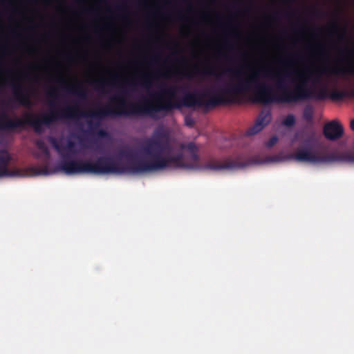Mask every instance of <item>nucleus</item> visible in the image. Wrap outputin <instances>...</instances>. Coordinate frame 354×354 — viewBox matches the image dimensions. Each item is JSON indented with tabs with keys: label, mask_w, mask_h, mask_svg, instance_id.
<instances>
[{
	"label": "nucleus",
	"mask_w": 354,
	"mask_h": 354,
	"mask_svg": "<svg viewBox=\"0 0 354 354\" xmlns=\"http://www.w3.org/2000/svg\"><path fill=\"white\" fill-rule=\"evenodd\" d=\"M257 75V73L250 74L244 79L239 78L236 83H228L226 86L219 88L216 93H212L210 90H205L200 93H187L176 102L171 100H158L156 103L145 100L140 104H127L124 97L127 94L124 89L111 98L112 101L118 103L115 107L106 105L88 112L80 111L77 104L55 109V103L52 101V124L61 119H77L80 116L90 118L92 120L88 122L89 133L98 138H108L109 134L106 130L98 129L100 120L106 117L149 115L156 118V113L164 112L167 114L182 106L215 107L230 102L233 97L251 91L252 83L256 82Z\"/></svg>",
	"instance_id": "obj_1"
},
{
	"label": "nucleus",
	"mask_w": 354,
	"mask_h": 354,
	"mask_svg": "<svg viewBox=\"0 0 354 354\" xmlns=\"http://www.w3.org/2000/svg\"><path fill=\"white\" fill-rule=\"evenodd\" d=\"M182 150L187 151L189 162L184 160L182 152L175 156L169 155L172 147L169 142V134L162 127L156 128L152 136L147 139L142 147L143 153L149 160L135 158L129 149L121 150L119 154L122 157L131 159L128 165L122 166L114 159L112 162L109 158H100L99 163H104L103 167L96 168L97 172L122 174H143L149 171L165 169L170 167L196 170H209L219 171L225 169L244 168L255 162L252 158L239 156L235 158H227L221 162L211 158L203 164L200 163L198 148L193 142L183 143L180 145Z\"/></svg>",
	"instance_id": "obj_2"
},
{
	"label": "nucleus",
	"mask_w": 354,
	"mask_h": 354,
	"mask_svg": "<svg viewBox=\"0 0 354 354\" xmlns=\"http://www.w3.org/2000/svg\"><path fill=\"white\" fill-rule=\"evenodd\" d=\"M257 73L255 82L252 83V90L254 89V101L263 104L272 103H296L298 102L315 100H324L328 97L326 88H321L318 91L311 90L305 86L303 82L296 85L292 90H287L285 84L286 78L290 77L292 75L301 79V75L297 70H288L283 74L279 75L276 87L281 92V95L274 94L270 85L259 82L261 71H256L251 74Z\"/></svg>",
	"instance_id": "obj_3"
},
{
	"label": "nucleus",
	"mask_w": 354,
	"mask_h": 354,
	"mask_svg": "<svg viewBox=\"0 0 354 354\" xmlns=\"http://www.w3.org/2000/svg\"><path fill=\"white\" fill-rule=\"evenodd\" d=\"M50 143L54 149L60 154L62 160L55 169V172H63L67 175L78 174H109L110 173L97 172L96 168L103 167L104 163H99L100 158H109L114 162V158L111 156H104L98 157L94 162L90 160H75L69 159L68 154L62 153V146L58 140L53 136L48 137Z\"/></svg>",
	"instance_id": "obj_4"
},
{
	"label": "nucleus",
	"mask_w": 354,
	"mask_h": 354,
	"mask_svg": "<svg viewBox=\"0 0 354 354\" xmlns=\"http://www.w3.org/2000/svg\"><path fill=\"white\" fill-rule=\"evenodd\" d=\"M291 157L293 160L301 162L322 163L345 162L354 163V153L346 152L321 156L307 145L298 147Z\"/></svg>",
	"instance_id": "obj_5"
},
{
	"label": "nucleus",
	"mask_w": 354,
	"mask_h": 354,
	"mask_svg": "<svg viewBox=\"0 0 354 354\" xmlns=\"http://www.w3.org/2000/svg\"><path fill=\"white\" fill-rule=\"evenodd\" d=\"M272 120V113L270 110H263L261 111L253 126L248 129L246 131L247 136H254L261 131L268 125Z\"/></svg>",
	"instance_id": "obj_6"
},
{
	"label": "nucleus",
	"mask_w": 354,
	"mask_h": 354,
	"mask_svg": "<svg viewBox=\"0 0 354 354\" xmlns=\"http://www.w3.org/2000/svg\"><path fill=\"white\" fill-rule=\"evenodd\" d=\"M11 161V156L6 150L0 151V178L4 177H15L21 176V171L15 169L11 171L8 169V165Z\"/></svg>",
	"instance_id": "obj_7"
},
{
	"label": "nucleus",
	"mask_w": 354,
	"mask_h": 354,
	"mask_svg": "<svg viewBox=\"0 0 354 354\" xmlns=\"http://www.w3.org/2000/svg\"><path fill=\"white\" fill-rule=\"evenodd\" d=\"M324 136L330 140H336L344 134L342 125L337 120L326 123L324 127Z\"/></svg>",
	"instance_id": "obj_8"
},
{
	"label": "nucleus",
	"mask_w": 354,
	"mask_h": 354,
	"mask_svg": "<svg viewBox=\"0 0 354 354\" xmlns=\"http://www.w3.org/2000/svg\"><path fill=\"white\" fill-rule=\"evenodd\" d=\"M348 73L354 74V70L348 71L344 68L337 66H324L317 71L315 81L317 82H319V75L339 77L344 75Z\"/></svg>",
	"instance_id": "obj_9"
},
{
	"label": "nucleus",
	"mask_w": 354,
	"mask_h": 354,
	"mask_svg": "<svg viewBox=\"0 0 354 354\" xmlns=\"http://www.w3.org/2000/svg\"><path fill=\"white\" fill-rule=\"evenodd\" d=\"M11 87L13 90L14 99L24 106H30V100L25 88L20 84L12 82Z\"/></svg>",
	"instance_id": "obj_10"
},
{
	"label": "nucleus",
	"mask_w": 354,
	"mask_h": 354,
	"mask_svg": "<svg viewBox=\"0 0 354 354\" xmlns=\"http://www.w3.org/2000/svg\"><path fill=\"white\" fill-rule=\"evenodd\" d=\"M64 89L66 90L68 92L75 95L80 100H86L87 99V91L86 90L80 85L77 86H63Z\"/></svg>",
	"instance_id": "obj_11"
},
{
	"label": "nucleus",
	"mask_w": 354,
	"mask_h": 354,
	"mask_svg": "<svg viewBox=\"0 0 354 354\" xmlns=\"http://www.w3.org/2000/svg\"><path fill=\"white\" fill-rule=\"evenodd\" d=\"M35 145L37 149L41 151L44 156H46V158L50 157V151L43 140H37L35 141Z\"/></svg>",
	"instance_id": "obj_12"
},
{
	"label": "nucleus",
	"mask_w": 354,
	"mask_h": 354,
	"mask_svg": "<svg viewBox=\"0 0 354 354\" xmlns=\"http://www.w3.org/2000/svg\"><path fill=\"white\" fill-rule=\"evenodd\" d=\"M94 86L95 90L102 93H105V87L107 86V81L104 79L95 80L91 82Z\"/></svg>",
	"instance_id": "obj_13"
},
{
	"label": "nucleus",
	"mask_w": 354,
	"mask_h": 354,
	"mask_svg": "<svg viewBox=\"0 0 354 354\" xmlns=\"http://www.w3.org/2000/svg\"><path fill=\"white\" fill-rule=\"evenodd\" d=\"M296 122L295 117L292 114H288L283 120L282 124L288 127H291L295 125Z\"/></svg>",
	"instance_id": "obj_14"
},
{
	"label": "nucleus",
	"mask_w": 354,
	"mask_h": 354,
	"mask_svg": "<svg viewBox=\"0 0 354 354\" xmlns=\"http://www.w3.org/2000/svg\"><path fill=\"white\" fill-rule=\"evenodd\" d=\"M313 111L311 106H306L303 113L304 118L307 121H310L313 119Z\"/></svg>",
	"instance_id": "obj_15"
},
{
	"label": "nucleus",
	"mask_w": 354,
	"mask_h": 354,
	"mask_svg": "<svg viewBox=\"0 0 354 354\" xmlns=\"http://www.w3.org/2000/svg\"><path fill=\"white\" fill-rule=\"evenodd\" d=\"M177 91L176 86H170L169 88H165L162 90V93L170 97H174Z\"/></svg>",
	"instance_id": "obj_16"
},
{
	"label": "nucleus",
	"mask_w": 354,
	"mask_h": 354,
	"mask_svg": "<svg viewBox=\"0 0 354 354\" xmlns=\"http://www.w3.org/2000/svg\"><path fill=\"white\" fill-rule=\"evenodd\" d=\"M75 147V143L73 141L68 140L66 145L64 147H62V153H64V151L73 152Z\"/></svg>",
	"instance_id": "obj_17"
},
{
	"label": "nucleus",
	"mask_w": 354,
	"mask_h": 354,
	"mask_svg": "<svg viewBox=\"0 0 354 354\" xmlns=\"http://www.w3.org/2000/svg\"><path fill=\"white\" fill-rule=\"evenodd\" d=\"M140 84L145 88H149L151 86L152 82L148 75H145L142 77Z\"/></svg>",
	"instance_id": "obj_18"
},
{
	"label": "nucleus",
	"mask_w": 354,
	"mask_h": 354,
	"mask_svg": "<svg viewBox=\"0 0 354 354\" xmlns=\"http://www.w3.org/2000/svg\"><path fill=\"white\" fill-rule=\"evenodd\" d=\"M344 97V93L338 91H335L331 94V97L335 100H341Z\"/></svg>",
	"instance_id": "obj_19"
},
{
	"label": "nucleus",
	"mask_w": 354,
	"mask_h": 354,
	"mask_svg": "<svg viewBox=\"0 0 354 354\" xmlns=\"http://www.w3.org/2000/svg\"><path fill=\"white\" fill-rule=\"evenodd\" d=\"M278 141V138L276 136H272L266 143V147L268 148L272 147Z\"/></svg>",
	"instance_id": "obj_20"
},
{
	"label": "nucleus",
	"mask_w": 354,
	"mask_h": 354,
	"mask_svg": "<svg viewBox=\"0 0 354 354\" xmlns=\"http://www.w3.org/2000/svg\"><path fill=\"white\" fill-rule=\"evenodd\" d=\"M30 169L33 171L35 174H48V169L44 168L43 169H39L36 167H30Z\"/></svg>",
	"instance_id": "obj_21"
},
{
	"label": "nucleus",
	"mask_w": 354,
	"mask_h": 354,
	"mask_svg": "<svg viewBox=\"0 0 354 354\" xmlns=\"http://www.w3.org/2000/svg\"><path fill=\"white\" fill-rule=\"evenodd\" d=\"M185 124L189 127H192L194 125V120L190 118L187 116L185 119Z\"/></svg>",
	"instance_id": "obj_22"
},
{
	"label": "nucleus",
	"mask_w": 354,
	"mask_h": 354,
	"mask_svg": "<svg viewBox=\"0 0 354 354\" xmlns=\"http://www.w3.org/2000/svg\"><path fill=\"white\" fill-rule=\"evenodd\" d=\"M283 63L286 65L292 66L295 63L294 59L292 57H290L288 59H285Z\"/></svg>",
	"instance_id": "obj_23"
},
{
	"label": "nucleus",
	"mask_w": 354,
	"mask_h": 354,
	"mask_svg": "<svg viewBox=\"0 0 354 354\" xmlns=\"http://www.w3.org/2000/svg\"><path fill=\"white\" fill-rule=\"evenodd\" d=\"M54 90L55 89H53V91L48 92V95L49 97H50L51 98L56 99L57 98V95L55 93Z\"/></svg>",
	"instance_id": "obj_24"
},
{
	"label": "nucleus",
	"mask_w": 354,
	"mask_h": 354,
	"mask_svg": "<svg viewBox=\"0 0 354 354\" xmlns=\"http://www.w3.org/2000/svg\"><path fill=\"white\" fill-rule=\"evenodd\" d=\"M330 29H331V31H333L334 32H337V30L338 29L337 24V23L333 24V26H331Z\"/></svg>",
	"instance_id": "obj_25"
},
{
	"label": "nucleus",
	"mask_w": 354,
	"mask_h": 354,
	"mask_svg": "<svg viewBox=\"0 0 354 354\" xmlns=\"http://www.w3.org/2000/svg\"><path fill=\"white\" fill-rule=\"evenodd\" d=\"M57 82H59L62 84H65V83H66L62 77H59L58 79H57Z\"/></svg>",
	"instance_id": "obj_26"
},
{
	"label": "nucleus",
	"mask_w": 354,
	"mask_h": 354,
	"mask_svg": "<svg viewBox=\"0 0 354 354\" xmlns=\"http://www.w3.org/2000/svg\"><path fill=\"white\" fill-rule=\"evenodd\" d=\"M158 58H159V56L155 55V56L152 57L151 61L154 62H157Z\"/></svg>",
	"instance_id": "obj_27"
},
{
	"label": "nucleus",
	"mask_w": 354,
	"mask_h": 354,
	"mask_svg": "<svg viewBox=\"0 0 354 354\" xmlns=\"http://www.w3.org/2000/svg\"><path fill=\"white\" fill-rule=\"evenodd\" d=\"M205 73L206 74H209V75H214V72L211 69V70H207L205 71H204Z\"/></svg>",
	"instance_id": "obj_28"
},
{
	"label": "nucleus",
	"mask_w": 354,
	"mask_h": 354,
	"mask_svg": "<svg viewBox=\"0 0 354 354\" xmlns=\"http://www.w3.org/2000/svg\"><path fill=\"white\" fill-rule=\"evenodd\" d=\"M351 129L354 131V119L351 122Z\"/></svg>",
	"instance_id": "obj_29"
},
{
	"label": "nucleus",
	"mask_w": 354,
	"mask_h": 354,
	"mask_svg": "<svg viewBox=\"0 0 354 354\" xmlns=\"http://www.w3.org/2000/svg\"><path fill=\"white\" fill-rule=\"evenodd\" d=\"M344 38H345V34H341V35H339V39H344Z\"/></svg>",
	"instance_id": "obj_30"
},
{
	"label": "nucleus",
	"mask_w": 354,
	"mask_h": 354,
	"mask_svg": "<svg viewBox=\"0 0 354 354\" xmlns=\"http://www.w3.org/2000/svg\"><path fill=\"white\" fill-rule=\"evenodd\" d=\"M122 5H117L116 6V9L117 10H120V9H122Z\"/></svg>",
	"instance_id": "obj_31"
},
{
	"label": "nucleus",
	"mask_w": 354,
	"mask_h": 354,
	"mask_svg": "<svg viewBox=\"0 0 354 354\" xmlns=\"http://www.w3.org/2000/svg\"><path fill=\"white\" fill-rule=\"evenodd\" d=\"M151 96L153 97H159V94L158 93H154V94H152Z\"/></svg>",
	"instance_id": "obj_32"
},
{
	"label": "nucleus",
	"mask_w": 354,
	"mask_h": 354,
	"mask_svg": "<svg viewBox=\"0 0 354 354\" xmlns=\"http://www.w3.org/2000/svg\"><path fill=\"white\" fill-rule=\"evenodd\" d=\"M129 85H134V84H135V83H134V82H131V83H129Z\"/></svg>",
	"instance_id": "obj_33"
},
{
	"label": "nucleus",
	"mask_w": 354,
	"mask_h": 354,
	"mask_svg": "<svg viewBox=\"0 0 354 354\" xmlns=\"http://www.w3.org/2000/svg\"><path fill=\"white\" fill-rule=\"evenodd\" d=\"M278 14H279V12H276V13L274 14V15H275V16H277V15H278Z\"/></svg>",
	"instance_id": "obj_34"
},
{
	"label": "nucleus",
	"mask_w": 354,
	"mask_h": 354,
	"mask_svg": "<svg viewBox=\"0 0 354 354\" xmlns=\"http://www.w3.org/2000/svg\"><path fill=\"white\" fill-rule=\"evenodd\" d=\"M353 95H354V92L353 93Z\"/></svg>",
	"instance_id": "obj_35"
}]
</instances>
